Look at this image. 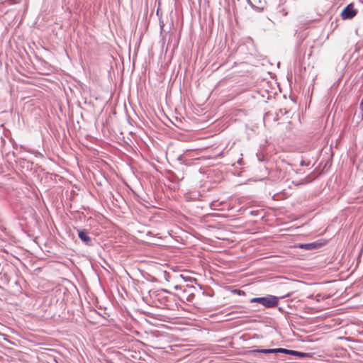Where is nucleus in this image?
<instances>
[{
    "mask_svg": "<svg viewBox=\"0 0 363 363\" xmlns=\"http://www.w3.org/2000/svg\"><path fill=\"white\" fill-rule=\"evenodd\" d=\"M186 288H189V289H194V286H190L189 284H187L186 286Z\"/></svg>",
    "mask_w": 363,
    "mask_h": 363,
    "instance_id": "13",
    "label": "nucleus"
},
{
    "mask_svg": "<svg viewBox=\"0 0 363 363\" xmlns=\"http://www.w3.org/2000/svg\"><path fill=\"white\" fill-rule=\"evenodd\" d=\"M323 246V243L320 242H313L310 243L299 244L298 247L305 250H314Z\"/></svg>",
    "mask_w": 363,
    "mask_h": 363,
    "instance_id": "4",
    "label": "nucleus"
},
{
    "mask_svg": "<svg viewBox=\"0 0 363 363\" xmlns=\"http://www.w3.org/2000/svg\"><path fill=\"white\" fill-rule=\"evenodd\" d=\"M293 356L298 357L299 358H305L310 356L308 353H305L299 351L293 350L292 354Z\"/></svg>",
    "mask_w": 363,
    "mask_h": 363,
    "instance_id": "6",
    "label": "nucleus"
},
{
    "mask_svg": "<svg viewBox=\"0 0 363 363\" xmlns=\"http://www.w3.org/2000/svg\"><path fill=\"white\" fill-rule=\"evenodd\" d=\"M250 303H260L265 308H273L278 305L279 298L273 295H267L263 297L252 298L250 301Z\"/></svg>",
    "mask_w": 363,
    "mask_h": 363,
    "instance_id": "1",
    "label": "nucleus"
},
{
    "mask_svg": "<svg viewBox=\"0 0 363 363\" xmlns=\"http://www.w3.org/2000/svg\"><path fill=\"white\" fill-rule=\"evenodd\" d=\"M319 297H320V294H318V295L316 296V298H317V301H318L320 300V298H319Z\"/></svg>",
    "mask_w": 363,
    "mask_h": 363,
    "instance_id": "14",
    "label": "nucleus"
},
{
    "mask_svg": "<svg viewBox=\"0 0 363 363\" xmlns=\"http://www.w3.org/2000/svg\"><path fill=\"white\" fill-rule=\"evenodd\" d=\"M234 293L238 294V295H241V294H244L245 292L243 291H241V290H239V289H235L233 291Z\"/></svg>",
    "mask_w": 363,
    "mask_h": 363,
    "instance_id": "10",
    "label": "nucleus"
},
{
    "mask_svg": "<svg viewBox=\"0 0 363 363\" xmlns=\"http://www.w3.org/2000/svg\"><path fill=\"white\" fill-rule=\"evenodd\" d=\"M292 352H293V350H288V349H285V348H277V353H283V354L291 355Z\"/></svg>",
    "mask_w": 363,
    "mask_h": 363,
    "instance_id": "7",
    "label": "nucleus"
},
{
    "mask_svg": "<svg viewBox=\"0 0 363 363\" xmlns=\"http://www.w3.org/2000/svg\"><path fill=\"white\" fill-rule=\"evenodd\" d=\"M168 301V298L167 297H162V299H161V303L162 304H164V306H167V305L165 303V302H167Z\"/></svg>",
    "mask_w": 363,
    "mask_h": 363,
    "instance_id": "9",
    "label": "nucleus"
},
{
    "mask_svg": "<svg viewBox=\"0 0 363 363\" xmlns=\"http://www.w3.org/2000/svg\"><path fill=\"white\" fill-rule=\"evenodd\" d=\"M256 156L257 157V160L259 162H265L266 161V157H265V156L264 155H262L261 153H257Z\"/></svg>",
    "mask_w": 363,
    "mask_h": 363,
    "instance_id": "8",
    "label": "nucleus"
},
{
    "mask_svg": "<svg viewBox=\"0 0 363 363\" xmlns=\"http://www.w3.org/2000/svg\"><path fill=\"white\" fill-rule=\"evenodd\" d=\"M165 293H169L167 290H163Z\"/></svg>",
    "mask_w": 363,
    "mask_h": 363,
    "instance_id": "16",
    "label": "nucleus"
},
{
    "mask_svg": "<svg viewBox=\"0 0 363 363\" xmlns=\"http://www.w3.org/2000/svg\"><path fill=\"white\" fill-rule=\"evenodd\" d=\"M357 14L356 9L352 4H348L342 11L341 16L343 20L352 19Z\"/></svg>",
    "mask_w": 363,
    "mask_h": 363,
    "instance_id": "2",
    "label": "nucleus"
},
{
    "mask_svg": "<svg viewBox=\"0 0 363 363\" xmlns=\"http://www.w3.org/2000/svg\"><path fill=\"white\" fill-rule=\"evenodd\" d=\"M174 289H175L176 290H181V289H182V286H179V285H176V286H174Z\"/></svg>",
    "mask_w": 363,
    "mask_h": 363,
    "instance_id": "11",
    "label": "nucleus"
},
{
    "mask_svg": "<svg viewBox=\"0 0 363 363\" xmlns=\"http://www.w3.org/2000/svg\"><path fill=\"white\" fill-rule=\"evenodd\" d=\"M278 310H279V311H281V312L283 311V309H282V308H281V307H279Z\"/></svg>",
    "mask_w": 363,
    "mask_h": 363,
    "instance_id": "15",
    "label": "nucleus"
},
{
    "mask_svg": "<svg viewBox=\"0 0 363 363\" xmlns=\"http://www.w3.org/2000/svg\"><path fill=\"white\" fill-rule=\"evenodd\" d=\"M253 352H257V353H264V354L277 353V348H275V349H257V350H255Z\"/></svg>",
    "mask_w": 363,
    "mask_h": 363,
    "instance_id": "5",
    "label": "nucleus"
},
{
    "mask_svg": "<svg viewBox=\"0 0 363 363\" xmlns=\"http://www.w3.org/2000/svg\"><path fill=\"white\" fill-rule=\"evenodd\" d=\"M79 238L86 245L91 246L92 238L89 235V232L85 229H77Z\"/></svg>",
    "mask_w": 363,
    "mask_h": 363,
    "instance_id": "3",
    "label": "nucleus"
},
{
    "mask_svg": "<svg viewBox=\"0 0 363 363\" xmlns=\"http://www.w3.org/2000/svg\"><path fill=\"white\" fill-rule=\"evenodd\" d=\"M238 163L239 164L242 165V164H243V160H242V159L241 158V159L238 160Z\"/></svg>",
    "mask_w": 363,
    "mask_h": 363,
    "instance_id": "12",
    "label": "nucleus"
}]
</instances>
